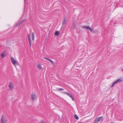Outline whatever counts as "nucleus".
Instances as JSON below:
<instances>
[{
  "mask_svg": "<svg viewBox=\"0 0 123 123\" xmlns=\"http://www.w3.org/2000/svg\"><path fill=\"white\" fill-rule=\"evenodd\" d=\"M69 93H68H68L67 94V95H68L69 94Z\"/></svg>",
  "mask_w": 123,
  "mask_h": 123,
  "instance_id": "393cba45",
  "label": "nucleus"
},
{
  "mask_svg": "<svg viewBox=\"0 0 123 123\" xmlns=\"http://www.w3.org/2000/svg\"><path fill=\"white\" fill-rule=\"evenodd\" d=\"M59 34V32L58 31H57L55 32V35L56 36H58V35Z\"/></svg>",
  "mask_w": 123,
  "mask_h": 123,
  "instance_id": "ddd939ff",
  "label": "nucleus"
},
{
  "mask_svg": "<svg viewBox=\"0 0 123 123\" xmlns=\"http://www.w3.org/2000/svg\"><path fill=\"white\" fill-rule=\"evenodd\" d=\"M44 58L45 59H46L47 60H48V61H49V60H50V59H49L47 58Z\"/></svg>",
  "mask_w": 123,
  "mask_h": 123,
  "instance_id": "412c9836",
  "label": "nucleus"
},
{
  "mask_svg": "<svg viewBox=\"0 0 123 123\" xmlns=\"http://www.w3.org/2000/svg\"><path fill=\"white\" fill-rule=\"evenodd\" d=\"M9 87L10 88V90H12L13 89V84L11 82H10L9 84Z\"/></svg>",
  "mask_w": 123,
  "mask_h": 123,
  "instance_id": "0eeeda50",
  "label": "nucleus"
},
{
  "mask_svg": "<svg viewBox=\"0 0 123 123\" xmlns=\"http://www.w3.org/2000/svg\"><path fill=\"white\" fill-rule=\"evenodd\" d=\"M68 96H69L70 97H72V95L70 93L68 95Z\"/></svg>",
  "mask_w": 123,
  "mask_h": 123,
  "instance_id": "6ab92c4d",
  "label": "nucleus"
},
{
  "mask_svg": "<svg viewBox=\"0 0 123 123\" xmlns=\"http://www.w3.org/2000/svg\"><path fill=\"white\" fill-rule=\"evenodd\" d=\"M68 92H63V93L64 94H67L68 93Z\"/></svg>",
  "mask_w": 123,
  "mask_h": 123,
  "instance_id": "4be33fe9",
  "label": "nucleus"
},
{
  "mask_svg": "<svg viewBox=\"0 0 123 123\" xmlns=\"http://www.w3.org/2000/svg\"><path fill=\"white\" fill-rule=\"evenodd\" d=\"M26 0H24L25 1H26Z\"/></svg>",
  "mask_w": 123,
  "mask_h": 123,
  "instance_id": "bb28decb",
  "label": "nucleus"
},
{
  "mask_svg": "<svg viewBox=\"0 0 123 123\" xmlns=\"http://www.w3.org/2000/svg\"><path fill=\"white\" fill-rule=\"evenodd\" d=\"M57 90L58 91H64V90L62 88H58L57 89Z\"/></svg>",
  "mask_w": 123,
  "mask_h": 123,
  "instance_id": "9b49d317",
  "label": "nucleus"
},
{
  "mask_svg": "<svg viewBox=\"0 0 123 123\" xmlns=\"http://www.w3.org/2000/svg\"><path fill=\"white\" fill-rule=\"evenodd\" d=\"M25 19H24L22 22H20V23H17V24H16V26L17 27H18L23 22H24V21H25Z\"/></svg>",
  "mask_w": 123,
  "mask_h": 123,
  "instance_id": "9d476101",
  "label": "nucleus"
},
{
  "mask_svg": "<svg viewBox=\"0 0 123 123\" xmlns=\"http://www.w3.org/2000/svg\"><path fill=\"white\" fill-rule=\"evenodd\" d=\"M103 118V117H98L96 118L95 121L94 123H97L98 122L100 121Z\"/></svg>",
  "mask_w": 123,
  "mask_h": 123,
  "instance_id": "423d86ee",
  "label": "nucleus"
},
{
  "mask_svg": "<svg viewBox=\"0 0 123 123\" xmlns=\"http://www.w3.org/2000/svg\"><path fill=\"white\" fill-rule=\"evenodd\" d=\"M28 39L29 41V42L30 43V46L31 45V39L30 37V35L29 34L28 35Z\"/></svg>",
  "mask_w": 123,
  "mask_h": 123,
  "instance_id": "1a4fd4ad",
  "label": "nucleus"
},
{
  "mask_svg": "<svg viewBox=\"0 0 123 123\" xmlns=\"http://www.w3.org/2000/svg\"><path fill=\"white\" fill-rule=\"evenodd\" d=\"M74 117L76 119L78 120L79 119V118H78V117L76 115H74Z\"/></svg>",
  "mask_w": 123,
  "mask_h": 123,
  "instance_id": "f3484780",
  "label": "nucleus"
},
{
  "mask_svg": "<svg viewBox=\"0 0 123 123\" xmlns=\"http://www.w3.org/2000/svg\"><path fill=\"white\" fill-rule=\"evenodd\" d=\"M83 29H86L90 30V31L92 32L93 30V29H91L90 27L89 26H82V27Z\"/></svg>",
  "mask_w": 123,
  "mask_h": 123,
  "instance_id": "20e7f679",
  "label": "nucleus"
},
{
  "mask_svg": "<svg viewBox=\"0 0 123 123\" xmlns=\"http://www.w3.org/2000/svg\"><path fill=\"white\" fill-rule=\"evenodd\" d=\"M113 123L112 122V123Z\"/></svg>",
  "mask_w": 123,
  "mask_h": 123,
  "instance_id": "cd10ccee",
  "label": "nucleus"
},
{
  "mask_svg": "<svg viewBox=\"0 0 123 123\" xmlns=\"http://www.w3.org/2000/svg\"><path fill=\"white\" fill-rule=\"evenodd\" d=\"M49 61H50L51 62V63H52V64H53V65L54 64V62L52 60L50 59V60H49Z\"/></svg>",
  "mask_w": 123,
  "mask_h": 123,
  "instance_id": "a211bd4d",
  "label": "nucleus"
},
{
  "mask_svg": "<svg viewBox=\"0 0 123 123\" xmlns=\"http://www.w3.org/2000/svg\"><path fill=\"white\" fill-rule=\"evenodd\" d=\"M122 71H123V69H122Z\"/></svg>",
  "mask_w": 123,
  "mask_h": 123,
  "instance_id": "a878e982",
  "label": "nucleus"
},
{
  "mask_svg": "<svg viewBox=\"0 0 123 123\" xmlns=\"http://www.w3.org/2000/svg\"><path fill=\"white\" fill-rule=\"evenodd\" d=\"M66 22V18H64V19L62 23V24L63 25H65V24Z\"/></svg>",
  "mask_w": 123,
  "mask_h": 123,
  "instance_id": "2eb2a0df",
  "label": "nucleus"
},
{
  "mask_svg": "<svg viewBox=\"0 0 123 123\" xmlns=\"http://www.w3.org/2000/svg\"><path fill=\"white\" fill-rule=\"evenodd\" d=\"M44 58L45 59H46L47 60H48V61H49V60H50V59H49L47 58Z\"/></svg>",
  "mask_w": 123,
  "mask_h": 123,
  "instance_id": "aec40b11",
  "label": "nucleus"
},
{
  "mask_svg": "<svg viewBox=\"0 0 123 123\" xmlns=\"http://www.w3.org/2000/svg\"><path fill=\"white\" fill-rule=\"evenodd\" d=\"M123 81V79L122 78H120L117 80L114 81L112 84V85L111 86V87H113L115 85V84L117 83L120 82H121Z\"/></svg>",
  "mask_w": 123,
  "mask_h": 123,
  "instance_id": "f03ea898",
  "label": "nucleus"
},
{
  "mask_svg": "<svg viewBox=\"0 0 123 123\" xmlns=\"http://www.w3.org/2000/svg\"><path fill=\"white\" fill-rule=\"evenodd\" d=\"M70 98H71L73 101H74V98L72 96V97H71Z\"/></svg>",
  "mask_w": 123,
  "mask_h": 123,
  "instance_id": "5701e85b",
  "label": "nucleus"
},
{
  "mask_svg": "<svg viewBox=\"0 0 123 123\" xmlns=\"http://www.w3.org/2000/svg\"><path fill=\"white\" fill-rule=\"evenodd\" d=\"M41 123H45L44 122L42 121L41 122Z\"/></svg>",
  "mask_w": 123,
  "mask_h": 123,
  "instance_id": "b1692460",
  "label": "nucleus"
},
{
  "mask_svg": "<svg viewBox=\"0 0 123 123\" xmlns=\"http://www.w3.org/2000/svg\"><path fill=\"white\" fill-rule=\"evenodd\" d=\"M73 29H75V23L74 22L73 24Z\"/></svg>",
  "mask_w": 123,
  "mask_h": 123,
  "instance_id": "dca6fc26",
  "label": "nucleus"
},
{
  "mask_svg": "<svg viewBox=\"0 0 123 123\" xmlns=\"http://www.w3.org/2000/svg\"><path fill=\"white\" fill-rule=\"evenodd\" d=\"M11 60L12 63L14 65H18V62L17 61H16L13 57H11Z\"/></svg>",
  "mask_w": 123,
  "mask_h": 123,
  "instance_id": "7ed1b4c3",
  "label": "nucleus"
},
{
  "mask_svg": "<svg viewBox=\"0 0 123 123\" xmlns=\"http://www.w3.org/2000/svg\"><path fill=\"white\" fill-rule=\"evenodd\" d=\"M7 119L6 117L2 115L1 119V123H6Z\"/></svg>",
  "mask_w": 123,
  "mask_h": 123,
  "instance_id": "f257e3e1",
  "label": "nucleus"
},
{
  "mask_svg": "<svg viewBox=\"0 0 123 123\" xmlns=\"http://www.w3.org/2000/svg\"><path fill=\"white\" fill-rule=\"evenodd\" d=\"M6 56V55L4 51L0 55L1 57L3 58L5 57Z\"/></svg>",
  "mask_w": 123,
  "mask_h": 123,
  "instance_id": "6e6552de",
  "label": "nucleus"
},
{
  "mask_svg": "<svg viewBox=\"0 0 123 123\" xmlns=\"http://www.w3.org/2000/svg\"><path fill=\"white\" fill-rule=\"evenodd\" d=\"M37 68L39 69H41L42 68V67L39 64L38 65H37Z\"/></svg>",
  "mask_w": 123,
  "mask_h": 123,
  "instance_id": "4468645a",
  "label": "nucleus"
},
{
  "mask_svg": "<svg viewBox=\"0 0 123 123\" xmlns=\"http://www.w3.org/2000/svg\"><path fill=\"white\" fill-rule=\"evenodd\" d=\"M36 98L37 96L35 94H33L31 95L30 98L32 100V101H34Z\"/></svg>",
  "mask_w": 123,
  "mask_h": 123,
  "instance_id": "39448f33",
  "label": "nucleus"
},
{
  "mask_svg": "<svg viewBox=\"0 0 123 123\" xmlns=\"http://www.w3.org/2000/svg\"><path fill=\"white\" fill-rule=\"evenodd\" d=\"M32 40L33 41L34 40V34L33 32L32 33Z\"/></svg>",
  "mask_w": 123,
  "mask_h": 123,
  "instance_id": "f8f14e48",
  "label": "nucleus"
}]
</instances>
